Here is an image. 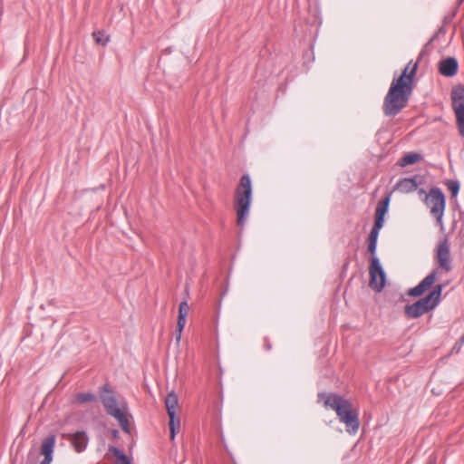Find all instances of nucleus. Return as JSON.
<instances>
[{
    "label": "nucleus",
    "instance_id": "nucleus-1",
    "mask_svg": "<svg viewBox=\"0 0 464 464\" xmlns=\"http://www.w3.org/2000/svg\"><path fill=\"white\" fill-rule=\"evenodd\" d=\"M417 69L418 63L410 62L402 74L398 79H393L382 104L385 116L394 117L406 107L412 92V82Z\"/></svg>",
    "mask_w": 464,
    "mask_h": 464
},
{
    "label": "nucleus",
    "instance_id": "nucleus-2",
    "mask_svg": "<svg viewBox=\"0 0 464 464\" xmlns=\"http://www.w3.org/2000/svg\"><path fill=\"white\" fill-rule=\"evenodd\" d=\"M320 401L327 409L335 411L341 422L346 426V431L350 434H355L360 426L358 413L353 410L352 403L343 397L335 393L322 392L318 394Z\"/></svg>",
    "mask_w": 464,
    "mask_h": 464
},
{
    "label": "nucleus",
    "instance_id": "nucleus-3",
    "mask_svg": "<svg viewBox=\"0 0 464 464\" xmlns=\"http://www.w3.org/2000/svg\"><path fill=\"white\" fill-rule=\"evenodd\" d=\"M252 186L249 175L245 174L240 178L235 190V208L237 212V224L244 227L249 215L251 205Z\"/></svg>",
    "mask_w": 464,
    "mask_h": 464
},
{
    "label": "nucleus",
    "instance_id": "nucleus-4",
    "mask_svg": "<svg viewBox=\"0 0 464 464\" xmlns=\"http://www.w3.org/2000/svg\"><path fill=\"white\" fill-rule=\"evenodd\" d=\"M444 285H436L433 290L425 297L418 300L412 304L406 305L405 314L410 318H418L422 314L433 310L440 302V295Z\"/></svg>",
    "mask_w": 464,
    "mask_h": 464
},
{
    "label": "nucleus",
    "instance_id": "nucleus-5",
    "mask_svg": "<svg viewBox=\"0 0 464 464\" xmlns=\"http://www.w3.org/2000/svg\"><path fill=\"white\" fill-rule=\"evenodd\" d=\"M420 195H424V203L430 209V215L436 218L437 224L443 227V216L446 208V197L437 187L431 188L428 193L423 188L419 189Z\"/></svg>",
    "mask_w": 464,
    "mask_h": 464
},
{
    "label": "nucleus",
    "instance_id": "nucleus-6",
    "mask_svg": "<svg viewBox=\"0 0 464 464\" xmlns=\"http://www.w3.org/2000/svg\"><path fill=\"white\" fill-rule=\"evenodd\" d=\"M103 390L107 394H101V398L107 413L118 420L123 431L129 433V420L125 411L118 406L116 398L106 387Z\"/></svg>",
    "mask_w": 464,
    "mask_h": 464
},
{
    "label": "nucleus",
    "instance_id": "nucleus-7",
    "mask_svg": "<svg viewBox=\"0 0 464 464\" xmlns=\"http://www.w3.org/2000/svg\"><path fill=\"white\" fill-rule=\"evenodd\" d=\"M452 109L459 135L464 138V86L458 85L451 91Z\"/></svg>",
    "mask_w": 464,
    "mask_h": 464
},
{
    "label": "nucleus",
    "instance_id": "nucleus-8",
    "mask_svg": "<svg viewBox=\"0 0 464 464\" xmlns=\"http://www.w3.org/2000/svg\"><path fill=\"white\" fill-rule=\"evenodd\" d=\"M435 259L438 264V274L440 271L449 273L452 269L450 243L447 238L440 240L435 251Z\"/></svg>",
    "mask_w": 464,
    "mask_h": 464
},
{
    "label": "nucleus",
    "instance_id": "nucleus-9",
    "mask_svg": "<svg viewBox=\"0 0 464 464\" xmlns=\"http://www.w3.org/2000/svg\"><path fill=\"white\" fill-rule=\"evenodd\" d=\"M370 283L369 285L376 292H381L386 284V275L376 256H372L369 267Z\"/></svg>",
    "mask_w": 464,
    "mask_h": 464
},
{
    "label": "nucleus",
    "instance_id": "nucleus-10",
    "mask_svg": "<svg viewBox=\"0 0 464 464\" xmlns=\"http://www.w3.org/2000/svg\"><path fill=\"white\" fill-rule=\"evenodd\" d=\"M178 396L173 392H169L165 398V406L169 417V426L171 440H175L176 430L180 427V420L176 417V407L178 406Z\"/></svg>",
    "mask_w": 464,
    "mask_h": 464
},
{
    "label": "nucleus",
    "instance_id": "nucleus-11",
    "mask_svg": "<svg viewBox=\"0 0 464 464\" xmlns=\"http://www.w3.org/2000/svg\"><path fill=\"white\" fill-rule=\"evenodd\" d=\"M438 275V269L431 271L426 277H424L419 285L415 287L409 289L408 295L413 297L420 296L428 288H430L435 282Z\"/></svg>",
    "mask_w": 464,
    "mask_h": 464
},
{
    "label": "nucleus",
    "instance_id": "nucleus-12",
    "mask_svg": "<svg viewBox=\"0 0 464 464\" xmlns=\"http://www.w3.org/2000/svg\"><path fill=\"white\" fill-rule=\"evenodd\" d=\"M189 310H190L189 305L186 300L182 301L179 304V316H178V322H177V330H176L177 331V334H176V343H179L180 342L182 331L186 325L187 316L188 315Z\"/></svg>",
    "mask_w": 464,
    "mask_h": 464
},
{
    "label": "nucleus",
    "instance_id": "nucleus-13",
    "mask_svg": "<svg viewBox=\"0 0 464 464\" xmlns=\"http://www.w3.org/2000/svg\"><path fill=\"white\" fill-rule=\"evenodd\" d=\"M56 442V437L54 435H49L46 437L41 446V453L44 456L41 464H51L53 461V453Z\"/></svg>",
    "mask_w": 464,
    "mask_h": 464
},
{
    "label": "nucleus",
    "instance_id": "nucleus-14",
    "mask_svg": "<svg viewBox=\"0 0 464 464\" xmlns=\"http://www.w3.org/2000/svg\"><path fill=\"white\" fill-rule=\"evenodd\" d=\"M389 203H390V197H387L378 204V206L376 208V212H375V216H376L375 222L372 228V230L380 232V229L383 226V218L388 210Z\"/></svg>",
    "mask_w": 464,
    "mask_h": 464
},
{
    "label": "nucleus",
    "instance_id": "nucleus-15",
    "mask_svg": "<svg viewBox=\"0 0 464 464\" xmlns=\"http://www.w3.org/2000/svg\"><path fill=\"white\" fill-rule=\"evenodd\" d=\"M458 61L453 57L442 60L440 63V72L446 77H452L458 72Z\"/></svg>",
    "mask_w": 464,
    "mask_h": 464
},
{
    "label": "nucleus",
    "instance_id": "nucleus-16",
    "mask_svg": "<svg viewBox=\"0 0 464 464\" xmlns=\"http://www.w3.org/2000/svg\"><path fill=\"white\" fill-rule=\"evenodd\" d=\"M70 441L77 452H82L87 448L89 438L84 431H77L70 435Z\"/></svg>",
    "mask_w": 464,
    "mask_h": 464
},
{
    "label": "nucleus",
    "instance_id": "nucleus-17",
    "mask_svg": "<svg viewBox=\"0 0 464 464\" xmlns=\"http://www.w3.org/2000/svg\"><path fill=\"white\" fill-rule=\"evenodd\" d=\"M418 188L417 178H404L401 179L395 185L394 189L401 193L408 194L415 191Z\"/></svg>",
    "mask_w": 464,
    "mask_h": 464
},
{
    "label": "nucleus",
    "instance_id": "nucleus-18",
    "mask_svg": "<svg viewBox=\"0 0 464 464\" xmlns=\"http://www.w3.org/2000/svg\"><path fill=\"white\" fill-rule=\"evenodd\" d=\"M421 160V155L417 152H411L403 156L400 160V166L405 167L407 165L414 164Z\"/></svg>",
    "mask_w": 464,
    "mask_h": 464
},
{
    "label": "nucleus",
    "instance_id": "nucleus-19",
    "mask_svg": "<svg viewBox=\"0 0 464 464\" xmlns=\"http://www.w3.org/2000/svg\"><path fill=\"white\" fill-rule=\"evenodd\" d=\"M95 400V396L92 393L86 392V393H78L74 396L72 402L82 404L86 402H90Z\"/></svg>",
    "mask_w": 464,
    "mask_h": 464
},
{
    "label": "nucleus",
    "instance_id": "nucleus-20",
    "mask_svg": "<svg viewBox=\"0 0 464 464\" xmlns=\"http://www.w3.org/2000/svg\"><path fill=\"white\" fill-rule=\"evenodd\" d=\"M92 36L95 42L101 45H106L110 41L109 35L100 31L94 32Z\"/></svg>",
    "mask_w": 464,
    "mask_h": 464
},
{
    "label": "nucleus",
    "instance_id": "nucleus-21",
    "mask_svg": "<svg viewBox=\"0 0 464 464\" xmlns=\"http://www.w3.org/2000/svg\"><path fill=\"white\" fill-rule=\"evenodd\" d=\"M111 450L114 453L116 457L119 458L121 464H130V461L122 451H121L115 447H111Z\"/></svg>",
    "mask_w": 464,
    "mask_h": 464
},
{
    "label": "nucleus",
    "instance_id": "nucleus-22",
    "mask_svg": "<svg viewBox=\"0 0 464 464\" xmlns=\"http://www.w3.org/2000/svg\"><path fill=\"white\" fill-rule=\"evenodd\" d=\"M449 190L453 197H456L459 191V184L457 180H450L447 182Z\"/></svg>",
    "mask_w": 464,
    "mask_h": 464
},
{
    "label": "nucleus",
    "instance_id": "nucleus-23",
    "mask_svg": "<svg viewBox=\"0 0 464 464\" xmlns=\"http://www.w3.org/2000/svg\"><path fill=\"white\" fill-rule=\"evenodd\" d=\"M463 344H464V334L460 337V339L458 342H456V343L454 344V346L452 348V352L459 353Z\"/></svg>",
    "mask_w": 464,
    "mask_h": 464
},
{
    "label": "nucleus",
    "instance_id": "nucleus-24",
    "mask_svg": "<svg viewBox=\"0 0 464 464\" xmlns=\"http://www.w3.org/2000/svg\"><path fill=\"white\" fill-rule=\"evenodd\" d=\"M378 236L379 232L372 229L369 235L368 242L377 243Z\"/></svg>",
    "mask_w": 464,
    "mask_h": 464
},
{
    "label": "nucleus",
    "instance_id": "nucleus-25",
    "mask_svg": "<svg viewBox=\"0 0 464 464\" xmlns=\"http://www.w3.org/2000/svg\"><path fill=\"white\" fill-rule=\"evenodd\" d=\"M377 247V243L368 242V250L372 255V256H375Z\"/></svg>",
    "mask_w": 464,
    "mask_h": 464
},
{
    "label": "nucleus",
    "instance_id": "nucleus-26",
    "mask_svg": "<svg viewBox=\"0 0 464 464\" xmlns=\"http://www.w3.org/2000/svg\"><path fill=\"white\" fill-rule=\"evenodd\" d=\"M118 434H119V432H118V430H112V435H113V437H117V436H118Z\"/></svg>",
    "mask_w": 464,
    "mask_h": 464
}]
</instances>
